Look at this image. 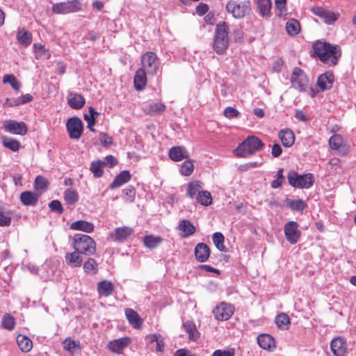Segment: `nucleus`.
<instances>
[{"instance_id":"2f4dec72","label":"nucleus","mask_w":356,"mask_h":356,"mask_svg":"<svg viewBox=\"0 0 356 356\" xmlns=\"http://www.w3.org/2000/svg\"><path fill=\"white\" fill-rule=\"evenodd\" d=\"M183 327L186 332L188 333L190 340L195 341L199 338L200 333L193 322L186 321L184 323Z\"/></svg>"},{"instance_id":"7ed1b4c3","label":"nucleus","mask_w":356,"mask_h":356,"mask_svg":"<svg viewBox=\"0 0 356 356\" xmlns=\"http://www.w3.org/2000/svg\"><path fill=\"white\" fill-rule=\"evenodd\" d=\"M264 147V143L256 136H248L237 148L234 153L239 157H247L249 155L255 154Z\"/></svg>"},{"instance_id":"e433bc0d","label":"nucleus","mask_w":356,"mask_h":356,"mask_svg":"<svg viewBox=\"0 0 356 356\" xmlns=\"http://www.w3.org/2000/svg\"><path fill=\"white\" fill-rule=\"evenodd\" d=\"M257 8L259 12V14L262 17H266L269 15L270 10L271 8V1L270 0H259L257 2Z\"/></svg>"},{"instance_id":"6e6552de","label":"nucleus","mask_w":356,"mask_h":356,"mask_svg":"<svg viewBox=\"0 0 356 356\" xmlns=\"http://www.w3.org/2000/svg\"><path fill=\"white\" fill-rule=\"evenodd\" d=\"M142 67L149 75H155L159 68V63L157 56L152 51L146 52L141 58Z\"/></svg>"},{"instance_id":"5fc2aeb1","label":"nucleus","mask_w":356,"mask_h":356,"mask_svg":"<svg viewBox=\"0 0 356 356\" xmlns=\"http://www.w3.org/2000/svg\"><path fill=\"white\" fill-rule=\"evenodd\" d=\"M49 207L52 212H56L58 214H62L63 213V207L61 202L58 200H52L49 204Z\"/></svg>"},{"instance_id":"bf43d9fd","label":"nucleus","mask_w":356,"mask_h":356,"mask_svg":"<svg viewBox=\"0 0 356 356\" xmlns=\"http://www.w3.org/2000/svg\"><path fill=\"white\" fill-rule=\"evenodd\" d=\"M11 223V217L0 211V226H9Z\"/></svg>"},{"instance_id":"13d9d810","label":"nucleus","mask_w":356,"mask_h":356,"mask_svg":"<svg viewBox=\"0 0 356 356\" xmlns=\"http://www.w3.org/2000/svg\"><path fill=\"white\" fill-rule=\"evenodd\" d=\"M239 112L232 106H228L224 110V115L227 118H236Z\"/></svg>"},{"instance_id":"393cba45","label":"nucleus","mask_w":356,"mask_h":356,"mask_svg":"<svg viewBox=\"0 0 356 356\" xmlns=\"http://www.w3.org/2000/svg\"><path fill=\"white\" fill-rule=\"evenodd\" d=\"M97 289L99 295L108 297L114 291V285L111 281L103 280L97 283Z\"/></svg>"},{"instance_id":"37998d69","label":"nucleus","mask_w":356,"mask_h":356,"mask_svg":"<svg viewBox=\"0 0 356 356\" xmlns=\"http://www.w3.org/2000/svg\"><path fill=\"white\" fill-rule=\"evenodd\" d=\"M165 106L162 103H152L145 108L147 113L149 115L161 114L165 110Z\"/></svg>"},{"instance_id":"4be33fe9","label":"nucleus","mask_w":356,"mask_h":356,"mask_svg":"<svg viewBox=\"0 0 356 356\" xmlns=\"http://www.w3.org/2000/svg\"><path fill=\"white\" fill-rule=\"evenodd\" d=\"M146 71L144 69L139 68L135 73L134 76V87L136 90H142L147 84Z\"/></svg>"},{"instance_id":"9b49d317","label":"nucleus","mask_w":356,"mask_h":356,"mask_svg":"<svg viewBox=\"0 0 356 356\" xmlns=\"http://www.w3.org/2000/svg\"><path fill=\"white\" fill-rule=\"evenodd\" d=\"M234 308L229 303L221 302L213 309V314L218 321L228 320L234 314Z\"/></svg>"},{"instance_id":"ea45409f","label":"nucleus","mask_w":356,"mask_h":356,"mask_svg":"<svg viewBox=\"0 0 356 356\" xmlns=\"http://www.w3.org/2000/svg\"><path fill=\"white\" fill-rule=\"evenodd\" d=\"M162 241V238L160 236H154L152 235L145 236L143 238V243L145 247L148 248H155Z\"/></svg>"},{"instance_id":"58836bf2","label":"nucleus","mask_w":356,"mask_h":356,"mask_svg":"<svg viewBox=\"0 0 356 356\" xmlns=\"http://www.w3.org/2000/svg\"><path fill=\"white\" fill-rule=\"evenodd\" d=\"M2 143L5 147L13 152L18 151L20 147V143L17 140L6 136L2 138Z\"/></svg>"},{"instance_id":"c756f323","label":"nucleus","mask_w":356,"mask_h":356,"mask_svg":"<svg viewBox=\"0 0 356 356\" xmlns=\"http://www.w3.org/2000/svg\"><path fill=\"white\" fill-rule=\"evenodd\" d=\"M70 229L73 230H81L86 233H90L94 230V225L85 220H77L70 225Z\"/></svg>"},{"instance_id":"9d476101","label":"nucleus","mask_w":356,"mask_h":356,"mask_svg":"<svg viewBox=\"0 0 356 356\" xmlns=\"http://www.w3.org/2000/svg\"><path fill=\"white\" fill-rule=\"evenodd\" d=\"M66 128L70 138L72 139H79L83 129V124L81 120L77 117L70 118L66 124Z\"/></svg>"},{"instance_id":"c03bdc74","label":"nucleus","mask_w":356,"mask_h":356,"mask_svg":"<svg viewBox=\"0 0 356 356\" xmlns=\"http://www.w3.org/2000/svg\"><path fill=\"white\" fill-rule=\"evenodd\" d=\"M197 201L204 206H209L212 203V197L207 191H202L196 196Z\"/></svg>"},{"instance_id":"20e7f679","label":"nucleus","mask_w":356,"mask_h":356,"mask_svg":"<svg viewBox=\"0 0 356 356\" xmlns=\"http://www.w3.org/2000/svg\"><path fill=\"white\" fill-rule=\"evenodd\" d=\"M72 247L80 254L85 255H93L96 251V243L89 236L76 234L72 238Z\"/></svg>"},{"instance_id":"09e8293b","label":"nucleus","mask_w":356,"mask_h":356,"mask_svg":"<svg viewBox=\"0 0 356 356\" xmlns=\"http://www.w3.org/2000/svg\"><path fill=\"white\" fill-rule=\"evenodd\" d=\"M3 82L4 83H8L10 84L12 88L15 90H19L22 85L19 81L16 79L13 74H6L3 78Z\"/></svg>"},{"instance_id":"338daca9","label":"nucleus","mask_w":356,"mask_h":356,"mask_svg":"<svg viewBox=\"0 0 356 356\" xmlns=\"http://www.w3.org/2000/svg\"><path fill=\"white\" fill-rule=\"evenodd\" d=\"M209 10L207 4L200 3L196 7V12L199 15H204Z\"/></svg>"},{"instance_id":"de8ad7c7","label":"nucleus","mask_w":356,"mask_h":356,"mask_svg":"<svg viewBox=\"0 0 356 356\" xmlns=\"http://www.w3.org/2000/svg\"><path fill=\"white\" fill-rule=\"evenodd\" d=\"M86 273L95 274L97 272V263L93 258H89L83 265Z\"/></svg>"},{"instance_id":"412c9836","label":"nucleus","mask_w":356,"mask_h":356,"mask_svg":"<svg viewBox=\"0 0 356 356\" xmlns=\"http://www.w3.org/2000/svg\"><path fill=\"white\" fill-rule=\"evenodd\" d=\"M134 230L132 228L129 227H118L115 229L113 234H111V237H115V240L118 242H123L128 237L132 235Z\"/></svg>"},{"instance_id":"1a4fd4ad","label":"nucleus","mask_w":356,"mask_h":356,"mask_svg":"<svg viewBox=\"0 0 356 356\" xmlns=\"http://www.w3.org/2000/svg\"><path fill=\"white\" fill-rule=\"evenodd\" d=\"M81 9V3L78 0L67 1L54 3L51 10L54 13L58 15H67L75 13Z\"/></svg>"},{"instance_id":"3c124183","label":"nucleus","mask_w":356,"mask_h":356,"mask_svg":"<svg viewBox=\"0 0 356 356\" xmlns=\"http://www.w3.org/2000/svg\"><path fill=\"white\" fill-rule=\"evenodd\" d=\"M194 170V165L191 160L184 161L180 166V173L184 176H189L192 174Z\"/></svg>"},{"instance_id":"6ab92c4d","label":"nucleus","mask_w":356,"mask_h":356,"mask_svg":"<svg viewBox=\"0 0 356 356\" xmlns=\"http://www.w3.org/2000/svg\"><path fill=\"white\" fill-rule=\"evenodd\" d=\"M210 256V249L209 246L204 243H199L195 248V257L197 261L200 263L205 262Z\"/></svg>"},{"instance_id":"bb28decb","label":"nucleus","mask_w":356,"mask_h":356,"mask_svg":"<svg viewBox=\"0 0 356 356\" xmlns=\"http://www.w3.org/2000/svg\"><path fill=\"white\" fill-rule=\"evenodd\" d=\"M131 179V175L129 171L123 170L119 175H118L113 182L110 184V188L114 189L121 186L125 183L128 182Z\"/></svg>"},{"instance_id":"e2e57ef3","label":"nucleus","mask_w":356,"mask_h":356,"mask_svg":"<svg viewBox=\"0 0 356 356\" xmlns=\"http://www.w3.org/2000/svg\"><path fill=\"white\" fill-rule=\"evenodd\" d=\"M84 120L88 122V128L91 131L95 132V129L93 128V126L95 124V118H89V115L88 114H85Z\"/></svg>"},{"instance_id":"f257e3e1","label":"nucleus","mask_w":356,"mask_h":356,"mask_svg":"<svg viewBox=\"0 0 356 356\" xmlns=\"http://www.w3.org/2000/svg\"><path fill=\"white\" fill-rule=\"evenodd\" d=\"M313 49L319 60L328 66L336 65L341 56L340 47L329 42L316 41L313 45Z\"/></svg>"},{"instance_id":"0eeeda50","label":"nucleus","mask_w":356,"mask_h":356,"mask_svg":"<svg viewBox=\"0 0 356 356\" xmlns=\"http://www.w3.org/2000/svg\"><path fill=\"white\" fill-rule=\"evenodd\" d=\"M291 83L292 87L300 92H305L309 87V79L305 72L300 67L293 68Z\"/></svg>"},{"instance_id":"cd10ccee","label":"nucleus","mask_w":356,"mask_h":356,"mask_svg":"<svg viewBox=\"0 0 356 356\" xmlns=\"http://www.w3.org/2000/svg\"><path fill=\"white\" fill-rule=\"evenodd\" d=\"M257 342L259 346L265 350H270L275 346L274 339L267 334H259L257 337Z\"/></svg>"},{"instance_id":"a18cd8bd","label":"nucleus","mask_w":356,"mask_h":356,"mask_svg":"<svg viewBox=\"0 0 356 356\" xmlns=\"http://www.w3.org/2000/svg\"><path fill=\"white\" fill-rule=\"evenodd\" d=\"M202 186L199 181L190 182L187 186V195L190 197L193 198L200 193V190Z\"/></svg>"},{"instance_id":"2eb2a0df","label":"nucleus","mask_w":356,"mask_h":356,"mask_svg":"<svg viewBox=\"0 0 356 356\" xmlns=\"http://www.w3.org/2000/svg\"><path fill=\"white\" fill-rule=\"evenodd\" d=\"M330 348L335 356H345L347 350L346 341L342 337H336L332 340Z\"/></svg>"},{"instance_id":"f03ea898","label":"nucleus","mask_w":356,"mask_h":356,"mask_svg":"<svg viewBox=\"0 0 356 356\" xmlns=\"http://www.w3.org/2000/svg\"><path fill=\"white\" fill-rule=\"evenodd\" d=\"M229 25L225 22L216 24L213 37V49L218 54H223L229 46Z\"/></svg>"},{"instance_id":"603ef678","label":"nucleus","mask_w":356,"mask_h":356,"mask_svg":"<svg viewBox=\"0 0 356 356\" xmlns=\"http://www.w3.org/2000/svg\"><path fill=\"white\" fill-rule=\"evenodd\" d=\"M48 181L44 177L38 175L35 179V188L37 191H40L41 193L46 191L48 187Z\"/></svg>"},{"instance_id":"864d4df0","label":"nucleus","mask_w":356,"mask_h":356,"mask_svg":"<svg viewBox=\"0 0 356 356\" xmlns=\"http://www.w3.org/2000/svg\"><path fill=\"white\" fill-rule=\"evenodd\" d=\"M1 323L3 328L8 330H13L15 325L14 318L9 314H6L3 316Z\"/></svg>"},{"instance_id":"680f3d73","label":"nucleus","mask_w":356,"mask_h":356,"mask_svg":"<svg viewBox=\"0 0 356 356\" xmlns=\"http://www.w3.org/2000/svg\"><path fill=\"white\" fill-rule=\"evenodd\" d=\"M212 356H234V351L233 350H216L213 353Z\"/></svg>"},{"instance_id":"69168bd1","label":"nucleus","mask_w":356,"mask_h":356,"mask_svg":"<svg viewBox=\"0 0 356 356\" xmlns=\"http://www.w3.org/2000/svg\"><path fill=\"white\" fill-rule=\"evenodd\" d=\"M277 8V15L282 17L286 12V3H275Z\"/></svg>"},{"instance_id":"052dcab7","label":"nucleus","mask_w":356,"mask_h":356,"mask_svg":"<svg viewBox=\"0 0 356 356\" xmlns=\"http://www.w3.org/2000/svg\"><path fill=\"white\" fill-rule=\"evenodd\" d=\"M99 140L101 141L102 145L105 147L111 145L113 143L112 138L104 133L100 134Z\"/></svg>"},{"instance_id":"f3484780","label":"nucleus","mask_w":356,"mask_h":356,"mask_svg":"<svg viewBox=\"0 0 356 356\" xmlns=\"http://www.w3.org/2000/svg\"><path fill=\"white\" fill-rule=\"evenodd\" d=\"M313 13L327 24H333L339 18V14L334 13L321 7L313 8Z\"/></svg>"},{"instance_id":"a211bd4d","label":"nucleus","mask_w":356,"mask_h":356,"mask_svg":"<svg viewBox=\"0 0 356 356\" xmlns=\"http://www.w3.org/2000/svg\"><path fill=\"white\" fill-rule=\"evenodd\" d=\"M124 313L128 322L133 327L140 329L142 327L143 320L135 310L126 308Z\"/></svg>"},{"instance_id":"473e14b6","label":"nucleus","mask_w":356,"mask_h":356,"mask_svg":"<svg viewBox=\"0 0 356 356\" xmlns=\"http://www.w3.org/2000/svg\"><path fill=\"white\" fill-rule=\"evenodd\" d=\"M17 345L20 350L24 353L29 352L32 348V341L27 337L19 334L16 339Z\"/></svg>"},{"instance_id":"dca6fc26","label":"nucleus","mask_w":356,"mask_h":356,"mask_svg":"<svg viewBox=\"0 0 356 356\" xmlns=\"http://www.w3.org/2000/svg\"><path fill=\"white\" fill-rule=\"evenodd\" d=\"M334 81V76L332 72H326L322 74L317 80V86L321 91H325L332 88Z\"/></svg>"},{"instance_id":"79ce46f5","label":"nucleus","mask_w":356,"mask_h":356,"mask_svg":"<svg viewBox=\"0 0 356 356\" xmlns=\"http://www.w3.org/2000/svg\"><path fill=\"white\" fill-rule=\"evenodd\" d=\"M213 242L216 248L221 252H227V248L224 245L225 237L220 232H215L212 236Z\"/></svg>"},{"instance_id":"c9c22d12","label":"nucleus","mask_w":356,"mask_h":356,"mask_svg":"<svg viewBox=\"0 0 356 356\" xmlns=\"http://www.w3.org/2000/svg\"><path fill=\"white\" fill-rule=\"evenodd\" d=\"M64 200L67 204L73 205L79 200V194L76 191L67 188L65 191L64 194Z\"/></svg>"},{"instance_id":"4d7b16f0","label":"nucleus","mask_w":356,"mask_h":356,"mask_svg":"<svg viewBox=\"0 0 356 356\" xmlns=\"http://www.w3.org/2000/svg\"><path fill=\"white\" fill-rule=\"evenodd\" d=\"M79 342L70 339H66L63 341L64 348L70 352H72L74 349L79 348Z\"/></svg>"},{"instance_id":"7c9ffc66","label":"nucleus","mask_w":356,"mask_h":356,"mask_svg":"<svg viewBox=\"0 0 356 356\" xmlns=\"http://www.w3.org/2000/svg\"><path fill=\"white\" fill-rule=\"evenodd\" d=\"M79 254L76 250L72 253H66L65 257L66 264L72 267H80L82 265L83 259Z\"/></svg>"},{"instance_id":"4c0bfd02","label":"nucleus","mask_w":356,"mask_h":356,"mask_svg":"<svg viewBox=\"0 0 356 356\" xmlns=\"http://www.w3.org/2000/svg\"><path fill=\"white\" fill-rule=\"evenodd\" d=\"M275 323L279 328L286 330L290 324L289 317L286 314L281 313L276 316Z\"/></svg>"},{"instance_id":"aec40b11","label":"nucleus","mask_w":356,"mask_h":356,"mask_svg":"<svg viewBox=\"0 0 356 356\" xmlns=\"http://www.w3.org/2000/svg\"><path fill=\"white\" fill-rule=\"evenodd\" d=\"M169 157L174 161H180L184 159H188L189 154L184 147L175 146L169 150Z\"/></svg>"},{"instance_id":"c85d7f7f","label":"nucleus","mask_w":356,"mask_h":356,"mask_svg":"<svg viewBox=\"0 0 356 356\" xmlns=\"http://www.w3.org/2000/svg\"><path fill=\"white\" fill-rule=\"evenodd\" d=\"M178 229L183 232L181 236L184 238L193 235L196 231L195 227L188 220H181Z\"/></svg>"},{"instance_id":"f8f14e48","label":"nucleus","mask_w":356,"mask_h":356,"mask_svg":"<svg viewBox=\"0 0 356 356\" xmlns=\"http://www.w3.org/2000/svg\"><path fill=\"white\" fill-rule=\"evenodd\" d=\"M298 228V225L295 221H289L284 226L286 238L291 244H296L300 237V232Z\"/></svg>"},{"instance_id":"8fccbe9b","label":"nucleus","mask_w":356,"mask_h":356,"mask_svg":"<svg viewBox=\"0 0 356 356\" xmlns=\"http://www.w3.org/2000/svg\"><path fill=\"white\" fill-rule=\"evenodd\" d=\"M329 144L332 149L339 150L343 145V138L339 134H334L330 137Z\"/></svg>"},{"instance_id":"a878e982","label":"nucleus","mask_w":356,"mask_h":356,"mask_svg":"<svg viewBox=\"0 0 356 356\" xmlns=\"http://www.w3.org/2000/svg\"><path fill=\"white\" fill-rule=\"evenodd\" d=\"M68 104L74 109H80L85 104V99L83 95L77 93L70 92L67 99Z\"/></svg>"},{"instance_id":"49530a36","label":"nucleus","mask_w":356,"mask_h":356,"mask_svg":"<svg viewBox=\"0 0 356 356\" xmlns=\"http://www.w3.org/2000/svg\"><path fill=\"white\" fill-rule=\"evenodd\" d=\"M288 207L292 211H302L306 207L307 204L302 200H289L287 202Z\"/></svg>"},{"instance_id":"774afa93","label":"nucleus","mask_w":356,"mask_h":356,"mask_svg":"<svg viewBox=\"0 0 356 356\" xmlns=\"http://www.w3.org/2000/svg\"><path fill=\"white\" fill-rule=\"evenodd\" d=\"M174 356H196L195 355L192 354L189 350L186 349H179L177 350Z\"/></svg>"},{"instance_id":"6e6d98bb","label":"nucleus","mask_w":356,"mask_h":356,"mask_svg":"<svg viewBox=\"0 0 356 356\" xmlns=\"http://www.w3.org/2000/svg\"><path fill=\"white\" fill-rule=\"evenodd\" d=\"M283 171V168H280L277 170L276 175L277 179L271 182V187L273 188H277L282 186L284 181Z\"/></svg>"},{"instance_id":"4468645a","label":"nucleus","mask_w":356,"mask_h":356,"mask_svg":"<svg viewBox=\"0 0 356 356\" xmlns=\"http://www.w3.org/2000/svg\"><path fill=\"white\" fill-rule=\"evenodd\" d=\"M131 339L128 337L111 341L108 344V348L113 353L120 354L131 343Z\"/></svg>"},{"instance_id":"5701e85b","label":"nucleus","mask_w":356,"mask_h":356,"mask_svg":"<svg viewBox=\"0 0 356 356\" xmlns=\"http://www.w3.org/2000/svg\"><path fill=\"white\" fill-rule=\"evenodd\" d=\"M40 195L29 191L22 192L20 200L25 206H35L38 202Z\"/></svg>"},{"instance_id":"a19ab883","label":"nucleus","mask_w":356,"mask_h":356,"mask_svg":"<svg viewBox=\"0 0 356 356\" xmlns=\"http://www.w3.org/2000/svg\"><path fill=\"white\" fill-rule=\"evenodd\" d=\"M17 39L19 43L28 46L31 43V34L25 29H19L17 34Z\"/></svg>"},{"instance_id":"39448f33","label":"nucleus","mask_w":356,"mask_h":356,"mask_svg":"<svg viewBox=\"0 0 356 356\" xmlns=\"http://www.w3.org/2000/svg\"><path fill=\"white\" fill-rule=\"evenodd\" d=\"M225 9L234 19H243L251 13V2L249 0H229L226 4Z\"/></svg>"},{"instance_id":"b1692460","label":"nucleus","mask_w":356,"mask_h":356,"mask_svg":"<svg viewBox=\"0 0 356 356\" xmlns=\"http://www.w3.org/2000/svg\"><path fill=\"white\" fill-rule=\"evenodd\" d=\"M279 138L284 147H291L295 141V136L289 129H282L279 133Z\"/></svg>"},{"instance_id":"423d86ee","label":"nucleus","mask_w":356,"mask_h":356,"mask_svg":"<svg viewBox=\"0 0 356 356\" xmlns=\"http://www.w3.org/2000/svg\"><path fill=\"white\" fill-rule=\"evenodd\" d=\"M287 179L291 186L299 188H309L314 182L312 174L299 175L294 170H291L288 173Z\"/></svg>"},{"instance_id":"ddd939ff","label":"nucleus","mask_w":356,"mask_h":356,"mask_svg":"<svg viewBox=\"0 0 356 356\" xmlns=\"http://www.w3.org/2000/svg\"><path fill=\"white\" fill-rule=\"evenodd\" d=\"M3 128L6 131L13 134L24 136L27 132V127L24 122L8 120L5 122Z\"/></svg>"},{"instance_id":"0e129e2a","label":"nucleus","mask_w":356,"mask_h":356,"mask_svg":"<svg viewBox=\"0 0 356 356\" xmlns=\"http://www.w3.org/2000/svg\"><path fill=\"white\" fill-rule=\"evenodd\" d=\"M282 152V149L281 146L279 144L275 143L273 145L271 154L273 157L280 156L281 155Z\"/></svg>"},{"instance_id":"72a5a7b5","label":"nucleus","mask_w":356,"mask_h":356,"mask_svg":"<svg viewBox=\"0 0 356 356\" xmlns=\"http://www.w3.org/2000/svg\"><path fill=\"white\" fill-rule=\"evenodd\" d=\"M105 165L106 162L103 161H95L91 163L90 170L95 177H101L103 175V168Z\"/></svg>"},{"instance_id":"f704fd0d","label":"nucleus","mask_w":356,"mask_h":356,"mask_svg":"<svg viewBox=\"0 0 356 356\" xmlns=\"http://www.w3.org/2000/svg\"><path fill=\"white\" fill-rule=\"evenodd\" d=\"M286 30L289 35L295 36L300 31V26L298 20L295 19H289L286 24Z\"/></svg>"}]
</instances>
